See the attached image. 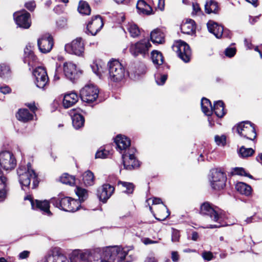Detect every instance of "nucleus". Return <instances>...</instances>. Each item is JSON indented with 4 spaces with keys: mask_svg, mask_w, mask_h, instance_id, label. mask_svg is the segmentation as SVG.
Segmentation results:
<instances>
[{
    "mask_svg": "<svg viewBox=\"0 0 262 262\" xmlns=\"http://www.w3.org/2000/svg\"><path fill=\"white\" fill-rule=\"evenodd\" d=\"M117 150L122 154L124 167L127 170H132L139 166V162L135 154L136 149L130 146V140L125 136L118 135L115 139Z\"/></svg>",
    "mask_w": 262,
    "mask_h": 262,
    "instance_id": "obj_1",
    "label": "nucleus"
},
{
    "mask_svg": "<svg viewBox=\"0 0 262 262\" xmlns=\"http://www.w3.org/2000/svg\"><path fill=\"white\" fill-rule=\"evenodd\" d=\"M79 200L73 199L69 197L62 198H54L51 199L50 203L57 208L64 211L75 212L79 209L81 205L80 202L84 201L88 197V192L86 189L77 187L75 190Z\"/></svg>",
    "mask_w": 262,
    "mask_h": 262,
    "instance_id": "obj_2",
    "label": "nucleus"
},
{
    "mask_svg": "<svg viewBox=\"0 0 262 262\" xmlns=\"http://www.w3.org/2000/svg\"><path fill=\"white\" fill-rule=\"evenodd\" d=\"M17 174L19 183L24 190H25L24 187H29L31 181L32 188H35L38 186L39 183L38 175L32 168L30 163H28L27 165H19L17 169Z\"/></svg>",
    "mask_w": 262,
    "mask_h": 262,
    "instance_id": "obj_3",
    "label": "nucleus"
},
{
    "mask_svg": "<svg viewBox=\"0 0 262 262\" xmlns=\"http://www.w3.org/2000/svg\"><path fill=\"white\" fill-rule=\"evenodd\" d=\"M200 213L202 215L209 216L212 221L217 223L213 225H210L206 227V228H220L226 226V224L223 222L225 217L221 210L216 207H214L212 206L208 202L204 203L201 206Z\"/></svg>",
    "mask_w": 262,
    "mask_h": 262,
    "instance_id": "obj_4",
    "label": "nucleus"
},
{
    "mask_svg": "<svg viewBox=\"0 0 262 262\" xmlns=\"http://www.w3.org/2000/svg\"><path fill=\"white\" fill-rule=\"evenodd\" d=\"M109 78L113 82H119L125 76V69L118 60H111L108 64Z\"/></svg>",
    "mask_w": 262,
    "mask_h": 262,
    "instance_id": "obj_5",
    "label": "nucleus"
},
{
    "mask_svg": "<svg viewBox=\"0 0 262 262\" xmlns=\"http://www.w3.org/2000/svg\"><path fill=\"white\" fill-rule=\"evenodd\" d=\"M237 133L241 137L254 140L256 134L254 125L249 121H244L238 123L236 126Z\"/></svg>",
    "mask_w": 262,
    "mask_h": 262,
    "instance_id": "obj_6",
    "label": "nucleus"
},
{
    "mask_svg": "<svg viewBox=\"0 0 262 262\" xmlns=\"http://www.w3.org/2000/svg\"><path fill=\"white\" fill-rule=\"evenodd\" d=\"M80 94L81 99L83 102L91 103L98 98L99 90L94 84H88L81 90Z\"/></svg>",
    "mask_w": 262,
    "mask_h": 262,
    "instance_id": "obj_7",
    "label": "nucleus"
},
{
    "mask_svg": "<svg viewBox=\"0 0 262 262\" xmlns=\"http://www.w3.org/2000/svg\"><path fill=\"white\" fill-rule=\"evenodd\" d=\"M151 45L147 39H144L139 41L131 45L129 48L130 53L134 56H137L141 55L145 56L148 54L149 49Z\"/></svg>",
    "mask_w": 262,
    "mask_h": 262,
    "instance_id": "obj_8",
    "label": "nucleus"
},
{
    "mask_svg": "<svg viewBox=\"0 0 262 262\" xmlns=\"http://www.w3.org/2000/svg\"><path fill=\"white\" fill-rule=\"evenodd\" d=\"M34 83L37 87L41 89H46L49 85V79L45 69L41 67L36 68L33 71Z\"/></svg>",
    "mask_w": 262,
    "mask_h": 262,
    "instance_id": "obj_9",
    "label": "nucleus"
},
{
    "mask_svg": "<svg viewBox=\"0 0 262 262\" xmlns=\"http://www.w3.org/2000/svg\"><path fill=\"white\" fill-rule=\"evenodd\" d=\"M16 165V160L13 154L8 151L0 153V166L4 170H11Z\"/></svg>",
    "mask_w": 262,
    "mask_h": 262,
    "instance_id": "obj_10",
    "label": "nucleus"
},
{
    "mask_svg": "<svg viewBox=\"0 0 262 262\" xmlns=\"http://www.w3.org/2000/svg\"><path fill=\"white\" fill-rule=\"evenodd\" d=\"M65 51L77 56H82L84 51V45L82 38L78 37L70 43H67L64 47Z\"/></svg>",
    "mask_w": 262,
    "mask_h": 262,
    "instance_id": "obj_11",
    "label": "nucleus"
},
{
    "mask_svg": "<svg viewBox=\"0 0 262 262\" xmlns=\"http://www.w3.org/2000/svg\"><path fill=\"white\" fill-rule=\"evenodd\" d=\"M179 57L185 62L190 61L191 55V50L189 46L186 42L181 40L177 42L173 47Z\"/></svg>",
    "mask_w": 262,
    "mask_h": 262,
    "instance_id": "obj_12",
    "label": "nucleus"
},
{
    "mask_svg": "<svg viewBox=\"0 0 262 262\" xmlns=\"http://www.w3.org/2000/svg\"><path fill=\"white\" fill-rule=\"evenodd\" d=\"M210 181L212 188L221 189H223L225 185L226 177L223 172L213 169L211 170Z\"/></svg>",
    "mask_w": 262,
    "mask_h": 262,
    "instance_id": "obj_13",
    "label": "nucleus"
},
{
    "mask_svg": "<svg viewBox=\"0 0 262 262\" xmlns=\"http://www.w3.org/2000/svg\"><path fill=\"white\" fill-rule=\"evenodd\" d=\"M37 46L41 53H48L51 51L53 48V38L49 34H44L38 39Z\"/></svg>",
    "mask_w": 262,
    "mask_h": 262,
    "instance_id": "obj_14",
    "label": "nucleus"
},
{
    "mask_svg": "<svg viewBox=\"0 0 262 262\" xmlns=\"http://www.w3.org/2000/svg\"><path fill=\"white\" fill-rule=\"evenodd\" d=\"M103 26L102 19L100 15L92 17L86 26V33L92 35H96Z\"/></svg>",
    "mask_w": 262,
    "mask_h": 262,
    "instance_id": "obj_15",
    "label": "nucleus"
},
{
    "mask_svg": "<svg viewBox=\"0 0 262 262\" xmlns=\"http://www.w3.org/2000/svg\"><path fill=\"white\" fill-rule=\"evenodd\" d=\"M14 17L16 24L20 28L28 29L31 25L30 14L25 11L14 14Z\"/></svg>",
    "mask_w": 262,
    "mask_h": 262,
    "instance_id": "obj_16",
    "label": "nucleus"
},
{
    "mask_svg": "<svg viewBox=\"0 0 262 262\" xmlns=\"http://www.w3.org/2000/svg\"><path fill=\"white\" fill-rule=\"evenodd\" d=\"M25 200H28L30 201L32 208L33 209H39L48 215L52 214L50 211V202L47 200L38 201L36 200L34 201L30 195H28L25 198Z\"/></svg>",
    "mask_w": 262,
    "mask_h": 262,
    "instance_id": "obj_17",
    "label": "nucleus"
},
{
    "mask_svg": "<svg viewBox=\"0 0 262 262\" xmlns=\"http://www.w3.org/2000/svg\"><path fill=\"white\" fill-rule=\"evenodd\" d=\"M114 190L115 188L113 186L108 184H104L98 189V197L103 202H106L113 194Z\"/></svg>",
    "mask_w": 262,
    "mask_h": 262,
    "instance_id": "obj_18",
    "label": "nucleus"
},
{
    "mask_svg": "<svg viewBox=\"0 0 262 262\" xmlns=\"http://www.w3.org/2000/svg\"><path fill=\"white\" fill-rule=\"evenodd\" d=\"M64 74L68 78L72 80L76 78L78 74L76 66L71 62H65L63 66Z\"/></svg>",
    "mask_w": 262,
    "mask_h": 262,
    "instance_id": "obj_19",
    "label": "nucleus"
},
{
    "mask_svg": "<svg viewBox=\"0 0 262 262\" xmlns=\"http://www.w3.org/2000/svg\"><path fill=\"white\" fill-rule=\"evenodd\" d=\"M208 30L209 32L212 33L216 38H221L223 33L224 28L221 25L212 21L209 20L207 24Z\"/></svg>",
    "mask_w": 262,
    "mask_h": 262,
    "instance_id": "obj_20",
    "label": "nucleus"
},
{
    "mask_svg": "<svg viewBox=\"0 0 262 262\" xmlns=\"http://www.w3.org/2000/svg\"><path fill=\"white\" fill-rule=\"evenodd\" d=\"M78 100V96L75 93L65 94L62 102L63 106L65 108H69L74 105Z\"/></svg>",
    "mask_w": 262,
    "mask_h": 262,
    "instance_id": "obj_21",
    "label": "nucleus"
},
{
    "mask_svg": "<svg viewBox=\"0 0 262 262\" xmlns=\"http://www.w3.org/2000/svg\"><path fill=\"white\" fill-rule=\"evenodd\" d=\"M36 61L37 57L31 50V46H27L24 50V62L27 63L29 66L32 67Z\"/></svg>",
    "mask_w": 262,
    "mask_h": 262,
    "instance_id": "obj_22",
    "label": "nucleus"
},
{
    "mask_svg": "<svg viewBox=\"0 0 262 262\" xmlns=\"http://www.w3.org/2000/svg\"><path fill=\"white\" fill-rule=\"evenodd\" d=\"M181 30L184 34H192L195 30L194 21L191 19H187L185 23L181 25Z\"/></svg>",
    "mask_w": 262,
    "mask_h": 262,
    "instance_id": "obj_23",
    "label": "nucleus"
},
{
    "mask_svg": "<svg viewBox=\"0 0 262 262\" xmlns=\"http://www.w3.org/2000/svg\"><path fill=\"white\" fill-rule=\"evenodd\" d=\"M137 9L138 12L141 14L149 15L151 14L152 8L144 0H139L137 2Z\"/></svg>",
    "mask_w": 262,
    "mask_h": 262,
    "instance_id": "obj_24",
    "label": "nucleus"
},
{
    "mask_svg": "<svg viewBox=\"0 0 262 262\" xmlns=\"http://www.w3.org/2000/svg\"><path fill=\"white\" fill-rule=\"evenodd\" d=\"M17 119L23 122H26L33 119V115L27 108L19 109L16 115Z\"/></svg>",
    "mask_w": 262,
    "mask_h": 262,
    "instance_id": "obj_25",
    "label": "nucleus"
},
{
    "mask_svg": "<svg viewBox=\"0 0 262 262\" xmlns=\"http://www.w3.org/2000/svg\"><path fill=\"white\" fill-rule=\"evenodd\" d=\"M165 35L159 29H155L150 33V39L154 43H163L164 42Z\"/></svg>",
    "mask_w": 262,
    "mask_h": 262,
    "instance_id": "obj_26",
    "label": "nucleus"
},
{
    "mask_svg": "<svg viewBox=\"0 0 262 262\" xmlns=\"http://www.w3.org/2000/svg\"><path fill=\"white\" fill-rule=\"evenodd\" d=\"M7 178L2 173L0 169V199L3 200L6 196L8 191Z\"/></svg>",
    "mask_w": 262,
    "mask_h": 262,
    "instance_id": "obj_27",
    "label": "nucleus"
},
{
    "mask_svg": "<svg viewBox=\"0 0 262 262\" xmlns=\"http://www.w3.org/2000/svg\"><path fill=\"white\" fill-rule=\"evenodd\" d=\"M236 189L241 194L246 196H250L252 193L251 186L243 182H238L236 184Z\"/></svg>",
    "mask_w": 262,
    "mask_h": 262,
    "instance_id": "obj_28",
    "label": "nucleus"
},
{
    "mask_svg": "<svg viewBox=\"0 0 262 262\" xmlns=\"http://www.w3.org/2000/svg\"><path fill=\"white\" fill-rule=\"evenodd\" d=\"M43 262H69L67 258L62 254H53L46 256Z\"/></svg>",
    "mask_w": 262,
    "mask_h": 262,
    "instance_id": "obj_29",
    "label": "nucleus"
},
{
    "mask_svg": "<svg viewBox=\"0 0 262 262\" xmlns=\"http://www.w3.org/2000/svg\"><path fill=\"white\" fill-rule=\"evenodd\" d=\"M201 107L203 112L207 116H210L212 113V107L210 100L206 98H203L201 100Z\"/></svg>",
    "mask_w": 262,
    "mask_h": 262,
    "instance_id": "obj_30",
    "label": "nucleus"
},
{
    "mask_svg": "<svg viewBox=\"0 0 262 262\" xmlns=\"http://www.w3.org/2000/svg\"><path fill=\"white\" fill-rule=\"evenodd\" d=\"M205 9L207 13H216L219 10L218 4L213 0L208 1L205 5Z\"/></svg>",
    "mask_w": 262,
    "mask_h": 262,
    "instance_id": "obj_31",
    "label": "nucleus"
},
{
    "mask_svg": "<svg viewBox=\"0 0 262 262\" xmlns=\"http://www.w3.org/2000/svg\"><path fill=\"white\" fill-rule=\"evenodd\" d=\"M72 123L76 129H78L83 126L84 119L83 117L79 114H74L72 117Z\"/></svg>",
    "mask_w": 262,
    "mask_h": 262,
    "instance_id": "obj_32",
    "label": "nucleus"
},
{
    "mask_svg": "<svg viewBox=\"0 0 262 262\" xmlns=\"http://www.w3.org/2000/svg\"><path fill=\"white\" fill-rule=\"evenodd\" d=\"M118 186L124 192L128 194L132 193L134 190V185L132 183L119 181Z\"/></svg>",
    "mask_w": 262,
    "mask_h": 262,
    "instance_id": "obj_33",
    "label": "nucleus"
},
{
    "mask_svg": "<svg viewBox=\"0 0 262 262\" xmlns=\"http://www.w3.org/2000/svg\"><path fill=\"white\" fill-rule=\"evenodd\" d=\"M213 111L218 117H223L225 114L223 102L222 101L216 102L214 104Z\"/></svg>",
    "mask_w": 262,
    "mask_h": 262,
    "instance_id": "obj_34",
    "label": "nucleus"
},
{
    "mask_svg": "<svg viewBox=\"0 0 262 262\" xmlns=\"http://www.w3.org/2000/svg\"><path fill=\"white\" fill-rule=\"evenodd\" d=\"M83 181L86 186L93 185L95 182L94 173L89 170L86 171L83 174Z\"/></svg>",
    "mask_w": 262,
    "mask_h": 262,
    "instance_id": "obj_35",
    "label": "nucleus"
},
{
    "mask_svg": "<svg viewBox=\"0 0 262 262\" xmlns=\"http://www.w3.org/2000/svg\"><path fill=\"white\" fill-rule=\"evenodd\" d=\"M151 59L155 65L160 66L163 63V57L161 52L154 50L151 52Z\"/></svg>",
    "mask_w": 262,
    "mask_h": 262,
    "instance_id": "obj_36",
    "label": "nucleus"
},
{
    "mask_svg": "<svg viewBox=\"0 0 262 262\" xmlns=\"http://www.w3.org/2000/svg\"><path fill=\"white\" fill-rule=\"evenodd\" d=\"M79 12L83 15H89L91 13V9L89 4L83 1H80L78 7Z\"/></svg>",
    "mask_w": 262,
    "mask_h": 262,
    "instance_id": "obj_37",
    "label": "nucleus"
},
{
    "mask_svg": "<svg viewBox=\"0 0 262 262\" xmlns=\"http://www.w3.org/2000/svg\"><path fill=\"white\" fill-rule=\"evenodd\" d=\"M60 180L62 183L71 186L74 185L75 183V178L67 173H64L61 176L60 178Z\"/></svg>",
    "mask_w": 262,
    "mask_h": 262,
    "instance_id": "obj_38",
    "label": "nucleus"
},
{
    "mask_svg": "<svg viewBox=\"0 0 262 262\" xmlns=\"http://www.w3.org/2000/svg\"><path fill=\"white\" fill-rule=\"evenodd\" d=\"M127 30L129 32L130 36L133 37H138L140 33V31L138 27L134 24H128L127 26Z\"/></svg>",
    "mask_w": 262,
    "mask_h": 262,
    "instance_id": "obj_39",
    "label": "nucleus"
},
{
    "mask_svg": "<svg viewBox=\"0 0 262 262\" xmlns=\"http://www.w3.org/2000/svg\"><path fill=\"white\" fill-rule=\"evenodd\" d=\"M254 151L251 148H245L244 146H242L239 150V154L241 157L243 158L248 157L252 156Z\"/></svg>",
    "mask_w": 262,
    "mask_h": 262,
    "instance_id": "obj_40",
    "label": "nucleus"
},
{
    "mask_svg": "<svg viewBox=\"0 0 262 262\" xmlns=\"http://www.w3.org/2000/svg\"><path fill=\"white\" fill-rule=\"evenodd\" d=\"M232 174H237L239 176H245L249 177H251V176L250 174H248L244 169L241 167H235L232 169Z\"/></svg>",
    "mask_w": 262,
    "mask_h": 262,
    "instance_id": "obj_41",
    "label": "nucleus"
},
{
    "mask_svg": "<svg viewBox=\"0 0 262 262\" xmlns=\"http://www.w3.org/2000/svg\"><path fill=\"white\" fill-rule=\"evenodd\" d=\"M110 152L105 149H100L97 151L95 155L96 158H106L108 157Z\"/></svg>",
    "mask_w": 262,
    "mask_h": 262,
    "instance_id": "obj_42",
    "label": "nucleus"
},
{
    "mask_svg": "<svg viewBox=\"0 0 262 262\" xmlns=\"http://www.w3.org/2000/svg\"><path fill=\"white\" fill-rule=\"evenodd\" d=\"M10 71V68L5 63L0 64V76L4 77L6 75H8Z\"/></svg>",
    "mask_w": 262,
    "mask_h": 262,
    "instance_id": "obj_43",
    "label": "nucleus"
},
{
    "mask_svg": "<svg viewBox=\"0 0 262 262\" xmlns=\"http://www.w3.org/2000/svg\"><path fill=\"white\" fill-rule=\"evenodd\" d=\"M156 81L158 85H163L165 82L167 78V75H160L156 77Z\"/></svg>",
    "mask_w": 262,
    "mask_h": 262,
    "instance_id": "obj_44",
    "label": "nucleus"
},
{
    "mask_svg": "<svg viewBox=\"0 0 262 262\" xmlns=\"http://www.w3.org/2000/svg\"><path fill=\"white\" fill-rule=\"evenodd\" d=\"M215 141L219 145H224L226 143V137L224 135L221 136H215Z\"/></svg>",
    "mask_w": 262,
    "mask_h": 262,
    "instance_id": "obj_45",
    "label": "nucleus"
},
{
    "mask_svg": "<svg viewBox=\"0 0 262 262\" xmlns=\"http://www.w3.org/2000/svg\"><path fill=\"white\" fill-rule=\"evenodd\" d=\"M180 236V232L178 230L173 229L171 235V241L173 242H178Z\"/></svg>",
    "mask_w": 262,
    "mask_h": 262,
    "instance_id": "obj_46",
    "label": "nucleus"
},
{
    "mask_svg": "<svg viewBox=\"0 0 262 262\" xmlns=\"http://www.w3.org/2000/svg\"><path fill=\"white\" fill-rule=\"evenodd\" d=\"M202 257L205 260L209 261L213 258V255L210 251H205L202 253Z\"/></svg>",
    "mask_w": 262,
    "mask_h": 262,
    "instance_id": "obj_47",
    "label": "nucleus"
},
{
    "mask_svg": "<svg viewBox=\"0 0 262 262\" xmlns=\"http://www.w3.org/2000/svg\"><path fill=\"white\" fill-rule=\"evenodd\" d=\"M225 52L227 56L229 57H232L235 55L236 50L234 48H229L226 49Z\"/></svg>",
    "mask_w": 262,
    "mask_h": 262,
    "instance_id": "obj_48",
    "label": "nucleus"
},
{
    "mask_svg": "<svg viewBox=\"0 0 262 262\" xmlns=\"http://www.w3.org/2000/svg\"><path fill=\"white\" fill-rule=\"evenodd\" d=\"M0 91L2 93L6 94L11 92V89L8 85L4 84L0 86Z\"/></svg>",
    "mask_w": 262,
    "mask_h": 262,
    "instance_id": "obj_49",
    "label": "nucleus"
},
{
    "mask_svg": "<svg viewBox=\"0 0 262 262\" xmlns=\"http://www.w3.org/2000/svg\"><path fill=\"white\" fill-rule=\"evenodd\" d=\"M91 68L95 74L99 76L101 75V69L99 68L97 64H93L91 66Z\"/></svg>",
    "mask_w": 262,
    "mask_h": 262,
    "instance_id": "obj_50",
    "label": "nucleus"
},
{
    "mask_svg": "<svg viewBox=\"0 0 262 262\" xmlns=\"http://www.w3.org/2000/svg\"><path fill=\"white\" fill-rule=\"evenodd\" d=\"M25 7L30 11H33L35 7V2L33 1L29 2L25 4Z\"/></svg>",
    "mask_w": 262,
    "mask_h": 262,
    "instance_id": "obj_51",
    "label": "nucleus"
},
{
    "mask_svg": "<svg viewBox=\"0 0 262 262\" xmlns=\"http://www.w3.org/2000/svg\"><path fill=\"white\" fill-rule=\"evenodd\" d=\"M144 262H157V259L153 254H150L146 257Z\"/></svg>",
    "mask_w": 262,
    "mask_h": 262,
    "instance_id": "obj_52",
    "label": "nucleus"
},
{
    "mask_svg": "<svg viewBox=\"0 0 262 262\" xmlns=\"http://www.w3.org/2000/svg\"><path fill=\"white\" fill-rule=\"evenodd\" d=\"M30 254V252L28 251H24L19 253V258L20 259H25L27 258Z\"/></svg>",
    "mask_w": 262,
    "mask_h": 262,
    "instance_id": "obj_53",
    "label": "nucleus"
},
{
    "mask_svg": "<svg viewBox=\"0 0 262 262\" xmlns=\"http://www.w3.org/2000/svg\"><path fill=\"white\" fill-rule=\"evenodd\" d=\"M192 8H193V13H195L196 14L199 12L201 11V9L198 4L197 3H193L192 4Z\"/></svg>",
    "mask_w": 262,
    "mask_h": 262,
    "instance_id": "obj_54",
    "label": "nucleus"
},
{
    "mask_svg": "<svg viewBox=\"0 0 262 262\" xmlns=\"http://www.w3.org/2000/svg\"><path fill=\"white\" fill-rule=\"evenodd\" d=\"M143 242L145 245L158 243V241H152L149 238H145L143 239Z\"/></svg>",
    "mask_w": 262,
    "mask_h": 262,
    "instance_id": "obj_55",
    "label": "nucleus"
},
{
    "mask_svg": "<svg viewBox=\"0 0 262 262\" xmlns=\"http://www.w3.org/2000/svg\"><path fill=\"white\" fill-rule=\"evenodd\" d=\"M171 258L173 261H176L178 260L179 258V255L177 252L176 251H173L171 253Z\"/></svg>",
    "mask_w": 262,
    "mask_h": 262,
    "instance_id": "obj_56",
    "label": "nucleus"
},
{
    "mask_svg": "<svg viewBox=\"0 0 262 262\" xmlns=\"http://www.w3.org/2000/svg\"><path fill=\"white\" fill-rule=\"evenodd\" d=\"M164 5H165L164 0H159L158 1V7L160 10L162 11L164 10Z\"/></svg>",
    "mask_w": 262,
    "mask_h": 262,
    "instance_id": "obj_57",
    "label": "nucleus"
},
{
    "mask_svg": "<svg viewBox=\"0 0 262 262\" xmlns=\"http://www.w3.org/2000/svg\"><path fill=\"white\" fill-rule=\"evenodd\" d=\"M27 106L34 113H35V111L37 110V107H36L34 103H29L27 104Z\"/></svg>",
    "mask_w": 262,
    "mask_h": 262,
    "instance_id": "obj_58",
    "label": "nucleus"
},
{
    "mask_svg": "<svg viewBox=\"0 0 262 262\" xmlns=\"http://www.w3.org/2000/svg\"><path fill=\"white\" fill-rule=\"evenodd\" d=\"M259 18L258 16H249V22L251 24L253 25L258 21Z\"/></svg>",
    "mask_w": 262,
    "mask_h": 262,
    "instance_id": "obj_59",
    "label": "nucleus"
},
{
    "mask_svg": "<svg viewBox=\"0 0 262 262\" xmlns=\"http://www.w3.org/2000/svg\"><path fill=\"white\" fill-rule=\"evenodd\" d=\"M191 239L194 241H197V239H198L199 238V234L198 233V232H195V231H193L192 233V235H191Z\"/></svg>",
    "mask_w": 262,
    "mask_h": 262,
    "instance_id": "obj_60",
    "label": "nucleus"
},
{
    "mask_svg": "<svg viewBox=\"0 0 262 262\" xmlns=\"http://www.w3.org/2000/svg\"><path fill=\"white\" fill-rule=\"evenodd\" d=\"M152 204H159L162 203L161 199L158 198H154L152 199Z\"/></svg>",
    "mask_w": 262,
    "mask_h": 262,
    "instance_id": "obj_61",
    "label": "nucleus"
},
{
    "mask_svg": "<svg viewBox=\"0 0 262 262\" xmlns=\"http://www.w3.org/2000/svg\"><path fill=\"white\" fill-rule=\"evenodd\" d=\"M245 44L248 49H252L253 48V45L247 39L245 40Z\"/></svg>",
    "mask_w": 262,
    "mask_h": 262,
    "instance_id": "obj_62",
    "label": "nucleus"
},
{
    "mask_svg": "<svg viewBox=\"0 0 262 262\" xmlns=\"http://www.w3.org/2000/svg\"><path fill=\"white\" fill-rule=\"evenodd\" d=\"M140 67H141V71H136L135 72V74H137L138 75H140V74H142L144 73V66L142 64L140 66Z\"/></svg>",
    "mask_w": 262,
    "mask_h": 262,
    "instance_id": "obj_63",
    "label": "nucleus"
},
{
    "mask_svg": "<svg viewBox=\"0 0 262 262\" xmlns=\"http://www.w3.org/2000/svg\"><path fill=\"white\" fill-rule=\"evenodd\" d=\"M118 4H127L129 2L130 0H114Z\"/></svg>",
    "mask_w": 262,
    "mask_h": 262,
    "instance_id": "obj_64",
    "label": "nucleus"
}]
</instances>
